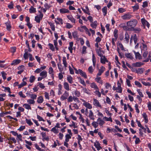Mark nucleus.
<instances>
[{
    "label": "nucleus",
    "instance_id": "obj_56",
    "mask_svg": "<svg viewBox=\"0 0 151 151\" xmlns=\"http://www.w3.org/2000/svg\"><path fill=\"white\" fill-rule=\"evenodd\" d=\"M109 118H108L106 117H104L103 118V119H104V120L106 121H110L111 122H112V119L111 118V116H109Z\"/></svg>",
    "mask_w": 151,
    "mask_h": 151
},
{
    "label": "nucleus",
    "instance_id": "obj_13",
    "mask_svg": "<svg viewBox=\"0 0 151 151\" xmlns=\"http://www.w3.org/2000/svg\"><path fill=\"white\" fill-rule=\"evenodd\" d=\"M47 71L44 70L40 73V76L43 78H46L47 76Z\"/></svg>",
    "mask_w": 151,
    "mask_h": 151
},
{
    "label": "nucleus",
    "instance_id": "obj_61",
    "mask_svg": "<svg viewBox=\"0 0 151 151\" xmlns=\"http://www.w3.org/2000/svg\"><path fill=\"white\" fill-rule=\"evenodd\" d=\"M117 47L120 48L122 50H124V46L121 43H117Z\"/></svg>",
    "mask_w": 151,
    "mask_h": 151
},
{
    "label": "nucleus",
    "instance_id": "obj_62",
    "mask_svg": "<svg viewBox=\"0 0 151 151\" xmlns=\"http://www.w3.org/2000/svg\"><path fill=\"white\" fill-rule=\"evenodd\" d=\"M132 7L134 11L138 10L139 9V6L138 4H136L134 6H133Z\"/></svg>",
    "mask_w": 151,
    "mask_h": 151
},
{
    "label": "nucleus",
    "instance_id": "obj_45",
    "mask_svg": "<svg viewBox=\"0 0 151 151\" xmlns=\"http://www.w3.org/2000/svg\"><path fill=\"white\" fill-rule=\"evenodd\" d=\"M150 60V62H151V52H150L149 53L148 57L145 60L143 61V62H147Z\"/></svg>",
    "mask_w": 151,
    "mask_h": 151
},
{
    "label": "nucleus",
    "instance_id": "obj_7",
    "mask_svg": "<svg viewBox=\"0 0 151 151\" xmlns=\"http://www.w3.org/2000/svg\"><path fill=\"white\" fill-rule=\"evenodd\" d=\"M132 17V16L129 13L125 14L121 16L122 18L124 20H129Z\"/></svg>",
    "mask_w": 151,
    "mask_h": 151
},
{
    "label": "nucleus",
    "instance_id": "obj_1",
    "mask_svg": "<svg viewBox=\"0 0 151 151\" xmlns=\"http://www.w3.org/2000/svg\"><path fill=\"white\" fill-rule=\"evenodd\" d=\"M138 23L136 19H133L127 22V27H129L130 30L134 29V28L136 26Z\"/></svg>",
    "mask_w": 151,
    "mask_h": 151
},
{
    "label": "nucleus",
    "instance_id": "obj_12",
    "mask_svg": "<svg viewBox=\"0 0 151 151\" xmlns=\"http://www.w3.org/2000/svg\"><path fill=\"white\" fill-rule=\"evenodd\" d=\"M60 13L61 14H64L65 13H70V11L66 8H62L60 9Z\"/></svg>",
    "mask_w": 151,
    "mask_h": 151
},
{
    "label": "nucleus",
    "instance_id": "obj_17",
    "mask_svg": "<svg viewBox=\"0 0 151 151\" xmlns=\"http://www.w3.org/2000/svg\"><path fill=\"white\" fill-rule=\"evenodd\" d=\"M101 57V63L103 64L105 63L106 62H108V60H107L105 56H103V55Z\"/></svg>",
    "mask_w": 151,
    "mask_h": 151
},
{
    "label": "nucleus",
    "instance_id": "obj_54",
    "mask_svg": "<svg viewBox=\"0 0 151 151\" xmlns=\"http://www.w3.org/2000/svg\"><path fill=\"white\" fill-rule=\"evenodd\" d=\"M29 96L30 98L31 99H34L35 100V99H36L37 97V95L33 93H31L29 94Z\"/></svg>",
    "mask_w": 151,
    "mask_h": 151
},
{
    "label": "nucleus",
    "instance_id": "obj_31",
    "mask_svg": "<svg viewBox=\"0 0 151 151\" xmlns=\"http://www.w3.org/2000/svg\"><path fill=\"white\" fill-rule=\"evenodd\" d=\"M63 86L64 88L66 90L68 91L70 90V87L68 83L66 82H64Z\"/></svg>",
    "mask_w": 151,
    "mask_h": 151
},
{
    "label": "nucleus",
    "instance_id": "obj_43",
    "mask_svg": "<svg viewBox=\"0 0 151 151\" xmlns=\"http://www.w3.org/2000/svg\"><path fill=\"white\" fill-rule=\"evenodd\" d=\"M101 47H99V49H96V52L98 55L100 57L102 56L103 55L102 54L101 50Z\"/></svg>",
    "mask_w": 151,
    "mask_h": 151
},
{
    "label": "nucleus",
    "instance_id": "obj_21",
    "mask_svg": "<svg viewBox=\"0 0 151 151\" xmlns=\"http://www.w3.org/2000/svg\"><path fill=\"white\" fill-rule=\"evenodd\" d=\"M81 88H82V91L84 93H85L89 95H91V93L89 90L87 89L86 88H84L81 86Z\"/></svg>",
    "mask_w": 151,
    "mask_h": 151
},
{
    "label": "nucleus",
    "instance_id": "obj_16",
    "mask_svg": "<svg viewBox=\"0 0 151 151\" xmlns=\"http://www.w3.org/2000/svg\"><path fill=\"white\" fill-rule=\"evenodd\" d=\"M68 18L70 20L71 22L75 24L76 23V19L70 15L67 16Z\"/></svg>",
    "mask_w": 151,
    "mask_h": 151
},
{
    "label": "nucleus",
    "instance_id": "obj_53",
    "mask_svg": "<svg viewBox=\"0 0 151 151\" xmlns=\"http://www.w3.org/2000/svg\"><path fill=\"white\" fill-rule=\"evenodd\" d=\"M58 68L59 70V71L60 72H62L63 70V68L62 67V65L60 63H58Z\"/></svg>",
    "mask_w": 151,
    "mask_h": 151
},
{
    "label": "nucleus",
    "instance_id": "obj_59",
    "mask_svg": "<svg viewBox=\"0 0 151 151\" xmlns=\"http://www.w3.org/2000/svg\"><path fill=\"white\" fill-rule=\"evenodd\" d=\"M2 76L4 80H5L6 79V76L7 75V74L5 73L4 71H2L1 73Z\"/></svg>",
    "mask_w": 151,
    "mask_h": 151
},
{
    "label": "nucleus",
    "instance_id": "obj_6",
    "mask_svg": "<svg viewBox=\"0 0 151 151\" xmlns=\"http://www.w3.org/2000/svg\"><path fill=\"white\" fill-rule=\"evenodd\" d=\"M82 101L83 102V105L87 109H91L92 108V105L86 101L84 100H82Z\"/></svg>",
    "mask_w": 151,
    "mask_h": 151
},
{
    "label": "nucleus",
    "instance_id": "obj_19",
    "mask_svg": "<svg viewBox=\"0 0 151 151\" xmlns=\"http://www.w3.org/2000/svg\"><path fill=\"white\" fill-rule=\"evenodd\" d=\"M144 63L142 62H137L133 64V66L134 67H140L143 65Z\"/></svg>",
    "mask_w": 151,
    "mask_h": 151
},
{
    "label": "nucleus",
    "instance_id": "obj_37",
    "mask_svg": "<svg viewBox=\"0 0 151 151\" xmlns=\"http://www.w3.org/2000/svg\"><path fill=\"white\" fill-rule=\"evenodd\" d=\"M95 95L99 97H101V93L99 92V88L98 89L96 90V91L94 92Z\"/></svg>",
    "mask_w": 151,
    "mask_h": 151
},
{
    "label": "nucleus",
    "instance_id": "obj_52",
    "mask_svg": "<svg viewBox=\"0 0 151 151\" xmlns=\"http://www.w3.org/2000/svg\"><path fill=\"white\" fill-rule=\"evenodd\" d=\"M102 12L103 13V15L104 16H105L107 12V8L106 6H104V7L102 9Z\"/></svg>",
    "mask_w": 151,
    "mask_h": 151
},
{
    "label": "nucleus",
    "instance_id": "obj_3",
    "mask_svg": "<svg viewBox=\"0 0 151 151\" xmlns=\"http://www.w3.org/2000/svg\"><path fill=\"white\" fill-rule=\"evenodd\" d=\"M39 12L40 13V14L35 17V21L37 23L40 22L43 16V14L40 11Z\"/></svg>",
    "mask_w": 151,
    "mask_h": 151
},
{
    "label": "nucleus",
    "instance_id": "obj_60",
    "mask_svg": "<svg viewBox=\"0 0 151 151\" xmlns=\"http://www.w3.org/2000/svg\"><path fill=\"white\" fill-rule=\"evenodd\" d=\"M88 70L90 73L92 74L94 71V69L92 66H90L88 68Z\"/></svg>",
    "mask_w": 151,
    "mask_h": 151
},
{
    "label": "nucleus",
    "instance_id": "obj_10",
    "mask_svg": "<svg viewBox=\"0 0 151 151\" xmlns=\"http://www.w3.org/2000/svg\"><path fill=\"white\" fill-rule=\"evenodd\" d=\"M87 116L91 120H94L95 119V117L92 111L91 110H90Z\"/></svg>",
    "mask_w": 151,
    "mask_h": 151
},
{
    "label": "nucleus",
    "instance_id": "obj_57",
    "mask_svg": "<svg viewBox=\"0 0 151 151\" xmlns=\"http://www.w3.org/2000/svg\"><path fill=\"white\" fill-rule=\"evenodd\" d=\"M77 136V139L78 140V144H79V143H80L82 141L83 139L81 138V136L80 135L78 134Z\"/></svg>",
    "mask_w": 151,
    "mask_h": 151
},
{
    "label": "nucleus",
    "instance_id": "obj_46",
    "mask_svg": "<svg viewBox=\"0 0 151 151\" xmlns=\"http://www.w3.org/2000/svg\"><path fill=\"white\" fill-rule=\"evenodd\" d=\"M73 37L77 40L79 41V38H78V33L76 32H74L72 33Z\"/></svg>",
    "mask_w": 151,
    "mask_h": 151
},
{
    "label": "nucleus",
    "instance_id": "obj_48",
    "mask_svg": "<svg viewBox=\"0 0 151 151\" xmlns=\"http://www.w3.org/2000/svg\"><path fill=\"white\" fill-rule=\"evenodd\" d=\"M27 102L29 105L34 104L35 102V100L32 99H27Z\"/></svg>",
    "mask_w": 151,
    "mask_h": 151
},
{
    "label": "nucleus",
    "instance_id": "obj_9",
    "mask_svg": "<svg viewBox=\"0 0 151 151\" xmlns=\"http://www.w3.org/2000/svg\"><path fill=\"white\" fill-rule=\"evenodd\" d=\"M93 105L97 107H101V105L99 101L96 99H93Z\"/></svg>",
    "mask_w": 151,
    "mask_h": 151
},
{
    "label": "nucleus",
    "instance_id": "obj_63",
    "mask_svg": "<svg viewBox=\"0 0 151 151\" xmlns=\"http://www.w3.org/2000/svg\"><path fill=\"white\" fill-rule=\"evenodd\" d=\"M87 47L85 46H83L82 47L81 53L82 54H85L86 53Z\"/></svg>",
    "mask_w": 151,
    "mask_h": 151
},
{
    "label": "nucleus",
    "instance_id": "obj_15",
    "mask_svg": "<svg viewBox=\"0 0 151 151\" xmlns=\"http://www.w3.org/2000/svg\"><path fill=\"white\" fill-rule=\"evenodd\" d=\"M18 69L19 70V71L17 72L18 74H21L24 70V66L23 65L20 66L18 68Z\"/></svg>",
    "mask_w": 151,
    "mask_h": 151
},
{
    "label": "nucleus",
    "instance_id": "obj_49",
    "mask_svg": "<svg viewBox=\"0 0 151 151\" xmlns=\"http://www.w3.org/2000/svg\"><path fill=\"white\" fill-rule=\"evenodd\" d=\"M49 48L52 51L54 52L55 51V48L53 45L51 43H49L48 45Z\"/></svg>",
    "mask_w": 151,
    "mask_h": 151
},
{
    "label": "nucleus",
    "instance_id": "obj_20",
    "mask_svg": "<svg viewBox=\"0 0 151 151\" xmlns=\"http://www.w3.org/2000/svg\"><path fill=\"white\" fill-rule=\"evenodd\" d=\"M85 9H84L83 8H81V9L85 13L90 15V13L88 6H85Z\"/></svg>",
    "mask_w": 151,
    "mask_h": 151
},
{
    "label": "nucleus",
    "instance_id": "obj_23",
    "mask_svg": "<svg viewBox=\"0 0 151 151\" xmlns=\"http://www.w3.org/2000/svg\"><path fill=\"white\" fill-rule=\"evenodd\" d=\"M21 62V60L19 59H16L13 60L11 64L12 65H15L19 64Z\"/></svg>",
    "mask_w": 151,
    "mask_h": 151
},
{
    "label": "nucleus",
    "instance_id": "obj_25",
    "mask_svg": "<svg viewBox=\"0 0 151 151\" xmlns=\"http://www.w3.org/2000/svg\"><path fill=\"white\" fill-rule=\"evenodd\" d=\"M79 74L82 76L84 77L85 78H87V75L85 72H83L80 69H79Z\"/></svg>",
    "mask_w": 151,
    "mask_h": 151
},
{
    "label": "nucleus",
    "instance_id": "obj_64",
    "mask_svg": "<svg viewBox=\"0 0 151 151\" xmlns=\"http://www.w3.org/2000/svg\"><path fill=\"white\" fill-rule=\"evenodd\" d=\"M35 79V77L34 76H31L30 77L29 81V82L32 83L33 82Z\"/></svg>",
    "mask_w": 151,
    "mask_h": 151
},
{
    "label": "nucleus",
    "instance_id": "obj_40",
    "mask_svg": "<svg viewBox=\"0 0 151 151\" xmlns=\"http://www.w3.org/2000/svg\"><path fill=\"white\" fill-rule=\"evenodd\" d=\"M48 23L50 25L52 30L54 31H55V27L54 24L51 22H48Z\"/></svg>",
    "mask_w": 151,
    "mask_h": 151
},
{
    "label": "nucleus",
    "instance_id": "obj_8",
    "mask_svg": "<svg viewBox=\"0 0 151 151\" xmlns=\"http://www.w3.org/2000/svg\"><path fill=\"white\" fill-rule=\"evenodd\" d=\"M140 48L141 50V52L147 51V47L146 45L144 43H141L140 46Z\"/></svg>",
    "mask_w": 151,
    "mask_h": 151
},
{
    "label": "nucleus",
    "instance_id": "obj_34",
    "mask_svg": "<svg viewBox=\"0 0 151 151\" xmlns=\"http://www.w3.org/2000/svg\"><path fill=\"white\" fill-rule=\"evenodd\" d=\"M5 24L6 26V29L9 31H10L11 28L10 22L8 21L5 23Z\"/></svg>",
    "mask_w": 151,
    "mask_h": 151
},
{
    "label": "nucleus",
    "instance_id": "obj_27",
    "mask_svg": "<svg viewBox=\"0 0 151 151\" xmlns=\"http://www.w3.org/2000/svg\"><path fill=\"white\" fill-rule=\"evenodd\" d=\"M90 87L91 88H93L95 90L98 89L99 88L96 84L94 82H93L91 83Z\"/></svg>",
    "mask_w": 151,
    "mask_h": 151
},
{
    "label": "nucleus",
    "instance_id": "obj_33",
    "mask_svg": "<svg viewBox=\"0 0 151 151\" xmlns=\"http://www.w3.org/2000/svg\"><path fill=\"white\" fill-rule=\"evenodd\" d=\"M97 121L98 122V124L100 126H102L105 123L104 121L100 118H99L98 119Z\"/></svg>",
    "mask_w": 151,
    "mask_h": 151
},
{
    "label": "nucleus",
    "instance_id": "obj_41",
    "mask_svg": "<svg viewBox=\"0 0 151 151\" xmlns=\"http://www.w3.org/2000/svg\"><path fill=\"white\" fill-rule=\"evenodd\" d=\"M63 64L64 65V67L65 69L67 67V63L66 60V58L65 57H63Z\"/></svg>",
    "mask_w": 151,
    "mask_h": 151
},
{
    "label": "nucleus",
    "instance_id": "obj_11",
    "mask_svg": "<svg viewBox=\"0 0 151 151\" xmlns=\"http://www.w3.org/2000/svg\"><path fill=\"white\" fill-rule=\"evenodd\" d=\"M145 71L144 68H137V69L135 70L134 71L135 73H137L138 74H142Z\"/></svg>",
    "mask_w": 151,
    "mask_h": 151
},
{
    "label": "nucleus",
    "instance_id": "obj_42",
    "mask_svg": "<svg viewBox=\"0 0 151 151\" xmlns=\"http://www.w3.org/2000/svg\"><path fill=\"white\" fill-rule=\"evenodd\" d=\"M67 80L71 84L73 83V78L71 76L69 75L67 76Z\"/></svg>",
    "mask_w": 151,
    "mask_h": 151
},
{
    "label": "nucleus",
    "instance_id": "obj_44",
    "mask_svg": "<svg viewBox=\"0 0 151 151\" xmlns=\"http://www.w3.org/2000/svg\"><path fill=\"white\" fill-rule=\"evenodd\" d=\"M125 56L127 58L130 59H132L133 58V56L131 53H126Z\"/></svg>",
    "mask_w": 151,
    "mask_h": 151
},
{
    "label": "nucleus",
    "instance_id": "obj_28",
    "mask_svg": "<svg viewBox=\"0 0 151 151\" xmlns=\"http://www.w3.org/2000/svg\"><path fill=\"white\" fill-rule=\"evenodd\" d=\"M129 34L126 32L125 34V43H128L129 42Z\"/></svg>",
    "mask_w": 151,
    "mask_h": 151
},
{
    "label": "nucleus",
    "instance_id": "obj_24",
    "mask_svg": "<svg viewBox=\"0 0 151 151\" xmlns=\"http://www.w3.org/2000/svg\"><path fill=\"white\" fill-rule=\"evenodd\" d=\"M133 52L135 54V58L136 59L139 60L142 59L141 56L139 52H136L135 51H133Z\"/></svg>",
    "mask_w": 151,
    "mask_h": 151
},
{
    "label": "nucleus",
    "instance_id": "obj_4",
    "mask_svg": "<svg viewBox=\"0 0 151 151\" xmlns=\"http://www.w3.org/2000/svg\"><path fill=\"white\" fill-rule=\"evenodd\" d=\"M69 95L68 92H67L66 91H65L64 93L61 96L60 98V100L61 101H63L67 99Z\"/></svg>",
    "mask_w": 151,
    "mask_h": 151
},
{
    "label": "nucleus",
    "instance_id": "obj_55",
    "mask_svg": "<svg viewBox=\"0 0 151 151\" xmlns=\"http://www.w3.org/2000/svg\"><path fill=\"white\" fill-rule=\"evenodd\" d=\"M27 84V83L24 81H23L22 83L19 84L18 86V88H21L23 86L26 85Z\"/></svg>",
    "mask_w": 151,
    "mask_h": 151
},
{
    "label": "nucleus",
    "instance_id": "obj_18",
    "mask_svg": "<svg viewBox=\"0 0 151 151\" xmlns=\"http://www.w3.org/2000/svg\"><path fill=\"white\" fill-rule=\"evenodd\" d=\"M133 40L135 44L137 43V38L136 35H135L134 36H132L130 40V43L132 42V40Z\"/></svg>",
    "mask_w": 151,
    "mask_h": 151
},
{
    "label": "nucleus",
    "instance_id": "obj_2",
    "mask_svg": "<svg viewBox=\"0 0 151 151\" xmlns=\"http://www.w3.org/2000/svg\"><path fill=\"white\" fill-rule=\"evenodd\" d=\"M117 86L116 87L115 86L113 87V89L114 91H116V92L119 93H121L122 92V88L121 86V84L118 81L117 83Z\"/></svg>",
    "mask_w": 151,
    "mask_h": 151
},
{
    "label": "nucleus",
    "instance_id": "obj_47",
    "mask_svg": "<svg viewBox=\"0 0 151 151\" xmlns=\"http://www.w3.org/2000/svg\"><path fill=\"white\" fill-rule=\"evenodd\" d=\"M2 87L4 89V91L5 92L7 91L9 93H11L10 88L9 87H5L3 86H2Z\"/></svg>",
    "mask_w": 151,
    "mask_h": 151
},
{
    "label": "nucleus",
    "instance_id": "obj_5",
    "mask_svg": "<svg viewBox=\"0 0 151 151\" xmlns=\"http://www.w3.org/2000/svg\"><path fill=\"white\" fill-rule=\"evenodd\" d=\"M141 22L144 28L146 26L148 28H149L150 26V24L145 18L141 19Z\"/></svg>",
    "mask_w": 151,
    "mask_h": 151
},
{
    "label": "nucleus",
    "instance_id": "obj_58",
    "mask_svg": "<svg viewBox=\"0 0 151 151\" xmlns=\"http://www.w3.org/2000/svg\"><path fill=\"white\" fill-rule=\"evenodd\" d=\"M118 31L117 29H115L114 31V37L116 38V40L117 37H118Z\"/></svg>",
    "mask_w": 151,
    "mask_h": 151
},
{
    "label": "nucleus",
    "instance_id": "obj_32",
    "mask_svg": "<svg viewBox=\"0 0 151 151\" xmlns=\"http://www.w3.org/2000/svg\"><path fill=\"white\" fill-rule=\"evenodd\" d=\"M92 60L93 66V67H94L95 68L96 66V58L95 57L94 54H92Z\"/></svg>",
    "mask_w": 151,
    "mask_h": 151
},
{
    "label": "nucleus",
    "instance_id": "obj_51",
    "mask_svg": "<svg viewBox=\"0 0 151 151\" xmlns=\"http://www.w3.org/2000/svg\"><path fill=\"white\" fill-rule=\"evenodd\" d=\"M142 116L145 119V123H147L148 122V119L147 117V116L145 113H143L142 114Z\"/></svg>",
    "mask_w": 151,
    "mask_h": 151
},
{
    "label": "nucleus",
    "instance_id": "obj_22",
    "mask_svg": "<svg viewBox=\"0 0 151 151\" xmlns=\"http://www.w3.org/2000/svg\"><path fill=\"white\" fill-rule=\"evenodd\" d=\"M97 22L96 21H95L94 22L93 21L91 22L90 24L91 26L93 29H96L97 26Z\"/></svg>",
    "mask_w": 151,
    "mask_h": 151
},
{
    "label": "nucleus",
    "instance_id": "obj_39",
    "mask_svg": "<svg viewBox=\"0 0 151 151\" xmlns=\"http://www.w3.org/2000/svg\"><path fill=\"white\" fill-rule=\"evenodd\" d=\"M44 99L42 96H40L37 98V102L39 104H41L43 101Z\"/></svg>",
    "mask_w": 151,
    "mask_h": 151
},
{
    "label": "nucleus",
    "instance_id": "obj_38",
    "mask_svg": "<svg viewBox=\"0 0 151 151\" xmlns=\"http://www.w3.org/2000/svg\"><path fill=\"white\" fill-rule=\"evenodd\" d=\"M23 106L27 110H31V107L30 105L27 104H24L23 105Z\"/></svg>",
    "mask_w": 151,
    "mask_h": 151
},
{
    "label": "nucleus",
    "instance_id": "obj_36",
    "mask_svg": "<svg viewBox=\"0 0 151 151\" xmlns=\"http://www.w3.org/2000/svg\"><path fill=\"white\" fill-rule=\"evenodd\" d=\"M29 12L31 14L35 13L36 12V9L31 6L29 9Z\"/></svg>",
    "mask_w": 151,
    "mask_h": 151
},
{
    "label": "nucleus",
    "instance_id": "obj_35",
    "mask_svg": "<svg viewBox=\"0 0 151 151\" xmlns=\"http://www.w3.org/2000/svg\"><path fill=\"white\" fill-rule=\"evenodd\" d=\"M49 73L51 75V77L53 78H54V70L52 68V67H50L49 68Z\"/></svg>",
    "mask_w": 151,
    "mask_h": 151
},
{
    "label": "nucleus",
    "instance_id": "obj_50",
    "mask_svg": "<svg viewBox=\"0 0 151 151\" xmlns=\"http://www.w3.org/2000/svg\"><path fill=\"white\" fill-rule=\"evenodd\" d=\"M78 79L79 80V82H80L81 84H83L84 86H86V83L80 77H78Z\"/></svg>",
    "mask_w": 151,
    "mask_h": 151
},
{
    "label": "nucleus",
    "instance_id": "obj_30",
    "mask_svg": "<svg viewBox=\"0 0 151 151\" xmlns=\"http://www.w3.org/2000/svg\"><path fill=\"white\" fill-rule=\"evenodd\" d=\"M73 42H69V46L68 47V49L70 51V53H72L73 52Z\"/></svg>",
    "mask_w": 151,
    "mask_h": 151
},
{
    "label": "nucleus",
    "instance_id": "obj_26",
    "mask_svg": "<svg viewBox=\"0 0 151 151\" xmlns=\"http://www.w3.org/2000/svg\"><path fill=\"white\" fill-rule=\"evenodd\" d=\"M94 145L97 150H99L101 148V147L100 146V144L98 142H96L94 143Z\"/></svg>",
    "mask_w": 151,
    "mask_h": 151
},
{
    "label": "nucleus",
    "instance_id": "obj_29",
    "mask_svg": "<svg viewBox=\"0 0 151 151\" xmlns=\"http://www.w3.org/2000/svg\"><path fill=\"white\" fill-rule=\"evenodd\" d=\"M95 81L98 83L102 85L103 84V81L101 80L100 77H97L95 79Z\"/></svg>",
    "mask_w": 151,
    "mask_h": 151
},
{
    "label": "nucleus",
    "instance_id": "obj_14",
    "mask_svg": "<svg viewBox=\"0 0 151 151\" xmlns=\"http://www.w3.org/2000/svg\"><path fill=\"white\" fill-rule=\"evenodd\" d=\"M143 80H145V79L141 78L139 80V81L141 82L144 85L146 86H151V84L150 83H149V82H146L143 81Z\"/></svg>",
    "mask_w": 151,
    "mask_h": 151
}]
</instances>
